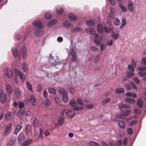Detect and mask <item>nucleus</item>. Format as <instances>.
Wrapping results in <instances>:
<instances>
[{"instance_id": "obj_1", "label": "nucleus", "mask_w": 146, "mask_h": 146, "mask_svg": "<svg viewBox=\"0 0 146 146\" xmlns=\"http://www.w3.org/2000/svg\"><path fill=\"white\" fill-rule=\"evenodd\" d=\"M58 93L62 96V101L65 103L67 102L68 100V94L66 90L64 88L60 89L58 90Z\"/></svg>"}, {"instance_id": "obj_2", "label": "nucleus", "mask_w": 146, "mask_h": 146, "mask_svg": "<svg viewBox=\"0 0 146 146\" xmlns=\"http://www.w3.org/2000/svg\"><path fill=\"white\" fill-rule=\"evenodd\" d=\"M13 130L12 124L11 123L6 125L4 128L3 134L4 135L6 136L9 134Z\"/></svg>"}, {"instance_id": "obj_3", "label": "nucleus", "mask_w": 146, "mask_h": 146, "mask_svg": "<svg viewBox=\"0 0 146 146\" xmlns=\"http://www.w3.org/2000/svg\"><path fill=\"white\" fill-rule=\"evenodd\" d=\"M71 106L74 108L73 110L76 111H79L83 109V108L82 107H78L76 105V102L74 99L72 100L70 102V103Z\"/></svg>"}, {"instance_id": "obj_4", "label": "nucleus", "mask_w": 146, "mask_h": 146, "mask_svg": "<svg viewBox=\"0 0 146 146\" xmlns=\"http://www.w3.org/2000/svg\"><path fill=\"white\" fill-rule=\"evenodd\" d=\"M16 140V137H12L7 140L6 145L7 146H13Z\"/></svg>"}, {"instance_id": "obj_5", "label": "nucleus", "mask_w": 146, "mask_h": 146, "mask_svg": "<svg viewBox=\"0 0 146 146\" xmlns=\"http://www.w3.org/2000/svg\"><path fill=\"white\" fill-rule=\"evenodd\" d=\"M14 71L16 73H18L20 78L23 82L25 80V76L23 73L17 69H15Z\"/></svg>"}, {"instance_id": "obj_6", "label": "nucleus", "mask_w": 146, "mask_h": 146, "mask_svg": "<svg viewBox=\"0 0 146 146\" xmlns=\"http://www.w3.org/2000/svg\"><path fill=\"white\" fill-rule=\"evenodd\" d=\"M33 25L36 27V28L42 29L43 27L42 24L40 21H36L33 23Z\"/></svg>"}, {"instance_id": "obj_7", "label": "nucleus", "mask_w": 146, "mask_h": 146, "mask_svg": "<svg viewBox=\"0 0 146 146\" xmlns=\"http://www.w3.org/2000/svg\"><path fill=\"white\" fill-rule=\"evenodd\" d=\"M4 72L6 77L9 78L12 77V73L9 68L5 69Z\"/></svg>"}, {"instance_id": "obj_8", "label": "nucleus", "mask_w": 146, "mask_h": 146, "mask_svg": "<svg viewBox=\"0 0 146 146\" xmlns=\"http://www.w3.org/2000/svg\"><path fill=\"white\" fill-rule=\"evenodd\" d=\"M29 102L31 104L34 106L36 104V99L33 95H31L30 97Z\"/></svg>"}, {"instance_id": "obj_9", "label": "nucleus", "mask_w": 146, "mask_h": 146, "mask_svg": "<svg viewBox=\"0 0 146 146\" xmlns=\"http://www.w3.org/2000/svg\"><path fill=\"white\" fill-rule=\"evenodd\" d=\"M131 86L134 89H136L137 88V87L135 84L133 82H131L126 85L125 89L126 90H130L131 89Z\"/></svg>"}, {"instance_id": "obj_10", "label": "nucleus", "mask_w": 146, "mask_h": 146, "mask_svg": "<svg viewBox=\"0 0 146 146\" xmlns=\"http://www.w3.org/2000/svg\"><path fill=\"white\" fill-rule=\"evenodd\" d=\"M22 127V126L20 124L17 125L15 128L13 133L14 134H17L20 130Z\"/></svg>"}, {"instance_id": "obj_11", "label": "nucleus", "mask_w": 146, "mask_h": 146, "mask_svg": "<svg viewBox=\"0 0 146 146\" xmlns=\"http://www.w3.org/2000/svg\"><path fill=\"white\" fill-rule=\"evenodd\" d=\"M20 54L22 56L25 58L27 56L26 48L25 46H23L21 49Z\"/></svg>"}, {"instance_id": "obj_12", "label": "nucleus", "mask_w": 146, "mask_h": 146, "mask_svg": "<svg viewBox=\"0 0 146 146\" xmlns=\"http://www.w3.org/2000/svg\"><path fill=\"white\" fill-rule=\"evenodd\" d=\"M25 139V136L24 134L21 133L19 134L18 136V141L19 143L21 144L23 142Z\"/></svg>"}, {"instance_id": "obj_13", "label": "nucleus", "mask_w": 146, "mask_h": 146, "mask_svg": "<svg viewBox=\"0 0 146 146\" xmlns=\"http://www.w3.org/2000/svg\"><path fill=\"white\" fill-rule=\"evenodd\" d=\"M68 18L69 20L71 21L76 20L77 17L76 15L72 13H70L68 15Z\"/></svg>"}, {"instance_id": "obj_14", "label": "nucleus", "mask_w": 146, "mask_h": 146, "mask_svg": "<svg viewBox=\"0 0 146 146\" xmlns=\"http://www.w3.org/2000/svg\"><path fill=\"white\" fill-rule=\"evenodd\" d=\"M85 30L87 33L90 35H93V33H94L95 32L94 29L93 28L88 27Z\"/></svg>"}, {"instance_id": "obj_15", "label": "nucleus", "mask_w": 146, "mask_h": 146, "mask_svg": "<svg viewBox=\"0 0 146 146\" xmlns=\"http://www.w3.org/2000/svg\"><path fill=\"white\" fill-rule=\"evenodd\" d=\"M41 29H39L38 28H35V30H36V31L34 33V35L37 36L41 35V34L42 33Z\"/></svg>"}, {"instance_id": "obj_16", "label": "nucleus", "mask_w": 146, "mask_h": 146, "mask_svg": "<svg viewBox=\"0 0 146 146\" xmlns=\"http://www.w3.org/2000/svg\"><path fill=\"white\" fill-rule=\"evenodd\" d=\"M63 26L66 27H73V24L72 23H70L68 21H65L63 23Z\"/></svg>"}, {"instance_id": "obj_17", "label": "nucleus", "mask_w": 146, "mask_h": 146, "mask_svg": "<svg viewBox=\"0 0 146 146\" xmlns=\"http://www.w3.org/2000/svg\"><path fill=\"white\" fill-rule=\"evenodd\" d=\"M6 90L7 92L9 94H11L12 92V89L11 87L9 84H7L6 87Z\"/></svg>"}, {"instance_id": "obj_18", "label": "nucleus", "mask_w": 146, "mask_h": 146, "mask_svg": "<svg viewBox=\"0 0 146 146\" xmlns=\"http://www.w3.org/2000/svg\"><path fill=\"white\" fill-rule=\"evenodd\" d=\"M11 113L9 111L7 112L5 115V117L6 120L9 121L11 117Z\"/></svg>"}, {"instance_id": "obj_19", "label": "nucleus", "mask_w": 146, "mask_h": 146, "mask_svg": "<svg viewBox=\"0 0 146 146\" xmlns=\"http://www.w3.org/2000/svg\"><path fill=\"white\" fill-rule=\"evenodd\" d=\"M38 123L39 122L38 119L36 118H35L33 119V126L35 128L38 127Z\"/></svg>"}, {"instance_id": "obj_20", "label": "nucleus", "mask_w": 146, "mask_h": 146, "mask_svg": "<svg viewBox=\"0 0 146 146\" xmlns=\"http://www.w3.org/2000/svg\"><path fill=\"white\" fill-rule=\"evenodd\" d=\"M97 30L98 32L102 33L103 32V28L102 25L99 24L97 25Z\"/></svg>"}, {"instance_id": "obj_21", "label": "nucleus", "mask_w": 146, "mask_h": 146, "mask_svg": "<svg viewBox=\"0 0 146 146\" xmlns=\"http://www.w3.org/2000/svg\"><path fill=\"white\" fill-rule=\"evenodd\" d=\"M22 68L23 71L24 72H27L28 71L27 64L24 62L22 65Z\"/></svg>"}, {"instance_id": "obj_22", "label": "nucleus", "mask_w": 146, "mask_h": 146, "mask_svg": "<svg viewBox=\"0 0 146 146\" xmlns=\"http://www.w3.org/2000/svg\"><path fill=\"white\" fill-rule=\"evenodd\" d=\"M86 23L88 26H93L95 24L94 21L92 20H88L86 21Z\"/></svg>"}, {"instance_id": "obj_23", "label": "nucleus", "mask_w": 146, "mask_h": 146, "mask_svg": "<svg viewBox=\"0 0 146 146\" xmlns=\"http://www.w3.org/2000/svg\"><path fill=\"white\" fill-rule=\"evenodd\" d=\"M125 95L127 97H131L135 98L136 97L137 95L135 93L133 94H132L131 92H128L126 93Z\"/></svg>"}, {"instance_id": "obj_24", "label": "nucleus", "mask_w": 146, "mask_h": 146, "mask_svg": "<svg viewBox=\"0 0 146 146\" xmlns=\"http://www.w3.org/2000/svg\"><path fill=\"white\" fill-rule=\"evenodd\" d=\"M72 60L75 61L77 60V58L76 57V54L74 51H72L71 53Z\"/></svg>"}, {"instance_id": "obj_25", "label": "nucleus", "mask_w": 146, "mask_h": 146, "mask_svg": "<svg viewBox=\"0 0 146 146\" xmlns=\"http://www.w3.org/2000/svg\"><path fill=\"white\" fill-rule=\"evenodd\" d=\"M118 125L121 129H123L125 128V123L123 121H120L118 123Z\"/></svg>"}, {"instance_id": "obj_26", "label": "nucleus", "mask_w": 146, "mask_h": 146, "mask_svg": "<svg viewBox=\"0 0 146 146\" xmlns=\"http://www.w3.org/2000/svg\"><path fill=\"white\" fill-rule=\"evenodd\" d=\"M56 21L55 19H52L48 23L47 25L48 27H50L55 25L56 23Z\"/></svg>"}, {"instance_id": "obj_27", "label": "nucleus", "mask_w": 146, "mask_h": 146, "mask_svg": "<svg viewBox=\"0 0 146 146\" xmlns=\"http://www.w3.org/2000/svg\"><path fill=\"white\" fill-rule=\"evenodd\" d=\"M125 100L126 102L131 104H133L135 101V100L131 98H125Z\"/></svg>"}, {"instance_id": "obj_28", "label": "nucleus", "mask_w": 146, "mask_h": 146, "mask_svg": "<svg viewBox=\"0 0 146 146\" xmlns=\"http://www.w3.org/2000/svg\"><path fill=\"white\" fill-rule=\"evenodd\" d=\"M124 89L122 88H119L116 89L115 92L116 93H122L124 92Z\"/></svg>"}, {"instance_id": "obj_29", "label": "nucleus", "mask_w": 146, "mask_h": 146, "mask_svg": "<svg viewBox=\"0 0 146 146\" xmlns=\"http://www.w3.org/2000/svg\"><path fill=\"white\" fill-rule=\"evenodd\" d=\"M32 142V139H27L25 141L24 143H23L22 146H27L30 144Z\"/></svg>"}, {"instance_id": "obj_30", "label": "nucleus", "mask_w": 146, "mask_h": 146, "mask_svg": "<svg viewBox=\"0 0 146 146\" xmlns=\"http://www.w3.org/2000/svg\"><path fill=\"white\" fill-rule=\"evenodd\" d=\"M113 21L114 25H118L120 24V21L116 18L114 19Z\"/></svg>"}, {"instance_id": "obj_31", "label": "nucleus", "mask_w": 146, "mask_h": 146, "mask_svg": "<svg viewBox=\"0 0 146 146\" xmlns=\"http://www.w3.org/2000/svg\"><path fill=\"white\" fill-rule=\"evenodd\" d=\"M143 102L141 99H138L137 102V105L140 108H142L143 106Z\"/></svg>"}, {"instance_id": "obj_32", "label": "nucleus", "mask_w": 146, "mask_h": 146, "mask_svg": "<svg viewBox=\"0 0 146 146\" xmlns=\"http://www.w3.org/2000/svg\"><path fill=\"white\" fill-rule=\"evenodd\" d=\"M126 23V19L125 18H123L121 21V25L120 27V29H122L125 26Z\"/></svg>"}, {"instance_id": "obj_33", "label": "nucleus", "mask_w": 146, "mask_h": 146, "mask_svg": "<svg viewBox=\"0 0 146 146\" xmlns=\"http://www.w3.org/2000/svg\"><path fill=\"white\" fill-rule=\"evenodd\" d=\"M76 103L77 104L81 106H83L84 104L83 101L79 98H77Z\"/></svg>"}, {"instance_id": "obj_34", "label": "nucleus", "mask_w": 146, "mask_h": 146, "mask_svg": "<svg viewBox=\"0 0 146 146\" xmlns=\"http://www.w3.org/2000/svg\"><path fill=\"white\" fill-rule=\"evenodd\" d=\"M26 84L28 90L30 91H32L33 90V87L31 84L29 82H27Z\"/></svg>"}, {"instance_id": "obj_35", "label": "nucleus", "mask_w": 146, "mask_h": 146, "mask_svg": "<svg viewBox=\"0 0 146 146\" xmlns=\"http://www.w3.org/2000/svg\"><path fill=\"white\" fill-rule=\"evenodd\" d=\"M15 94L17 98H19L21 96V93L20 91L17 89H16L15 91Z\"/></svg>"}, {"instance_id": "obj_36", "label": "nucleus", "mask_w": 146, "mask_h": 146, "mask_svg": "<svg viewBox=\"0 0 146 146\" xmlns=\"http://www.w3.org/2000/svg\"><path fill=\"white\" fill-rule=\"evenodd\" d=\"M30 130H31V127L29 125H27L26 126L25 129V132L27 135L28 134Z\"/></svg>"}, {"instance_id": "obj_37", "label": "nucleus", "mask_w": 146, "mask_h": 146, "mask_svg": "<svg viewBox=\"0 0 146 146\" xmlns=\"http://www.w3.org/2000/svg\"><path fill=\"white\" fill-rule=\"evenodd\" d=\"M112 37L114 40H117L118 38L119 35L113 32L111 33Z\"/></svg>"}, {"instance_id": "obj_38", "label": "nucleus", "mask_w": 146, "mask_h": 146, "mask_svg": "<svg viewBox=\"0 0 146 146\" xmlns=\"http://www.w3.org/2000/svg\"><path fill=\"white\" fill-rule=\"evenodd\" d=\"M110 100V98H107L105 100H103L102 102V105H104L106 103L109 102Z\"/></svg>"}, {"instance_id": "obj_39", "label": "nucleus", "mask_w": 146, "mask_h": 146, "mask_svg": "<svg viewBox=\"0 0 146 146\" xmlns=\"http://www.w3.org/2000/svg\"><path fill=\"white\" fill-rule=\"evenodd\" d=\"M81 30L80 28L76 27L71 29V31L72 33H75L76 32H78Z\"/></svg>"}, {"instance_id": "obj_40", "label": "nucleus", "mask_w": 146, "mask_h": 146, "mask_svg": "<svg viewBox=\"0 0 146 146\" xmlns=\"http://www.w3.org/2000/svg\"><path fill=\"white\" fill-rule=\"evenodd\" d=\"M106 46V44L105 43H102L100 46V49L101 51H102L104 50Z\"/></svg>"}, {"instance_id": "obj_41", "label": "nucleus", "mask_w": 146, "mask_h": 146, "mask_svg": "<svg viewBox=\"0 0 146 146\" xmlns=\"http://www.w3.org/2000/svg\"><path fill=\"white\" fill-rule=\"evenodd\" d=\"M119 8L121 9L122 12H125L127 11V9L125 6L121 5H119Z\"/></svg>"}, {"instance_id": "obj_42", "label": "nucleus", "mask_w": 146, "mask_h": 146, "mask_svg": "<svg viewBox=\"0 0 146 146\" xmlns=\"http://www.w3.org/2000/svg\"><path fill=\"white\" fill-rule=\"evenodd\" d=\"M137 69L139 71L146 70V66H139L137 67Z\"/></svg>"}, {"instance_id": "obj_43", "label": "nucleus", "mask_w": 146, "mask_h": 146, "mask_svg": "<svg viewBox=\"0 0 146 146\" xmlns=\"http://www.w3.org/2000/svg\"><path fill=\"white\" fill-rule=\"evenodd\" d=\"M13 55L15 56H17L18 55V52L17 49L15 48L12 49V50Z\"/></svg>"}, {"instance_id": "obj_44", "label": "nucleus", "mask_w": 146, "mask_h": 146, "mask_svg": "<svg viewBox=\"0 0 146 146\" xmlns=\"http://www.w3.org/2000/svg\"><path fill=\"white\" fill-rule=\"evenodd\" d=\"M64 122V119L63 117L60 118L58 120V123L61 126H62Z\"/></svg>"}, {"instance_id": "obj_45", "label": "nucleus", "mask_w": 146, "mask_h": 146, "mask_svg": "<svg viewBox=\"0 0 146 146\" xmlns=\"http://www.w3.org/2000/svg\"><path fill=\"white\" fill-rule=\"evenodd\" d=\"M104 29L105 32L107 33L110 32L112 30L111 28H108L107 27H104Z\"/></svg>"}, {"instance_id": "obj_46", "label": "nucleus", "mask_w": 146, "mask_h": 146, "mask_svg": "<svg viewBox=\"0 0 146 146\" xmlns=\"http://www.w3.org/2000/svg\"><path fill=\"white\" fill-rule=\"evenodd\" d=\"M45 17L46 19H50L51 18L52 16L49 13H47L45 14Z\"/></svg>"}, {"instance_id": "obj_47", "label": "nucleus", "mask_w": 146, "mask_h": 146, "mask_svg": "<svg viewBox=\"0 0 146 146\" xmlns=\"http://www.w3.org/2000/svg\"><path fill=\"white\" fill-rule=\"evenodd\" d=\"M94 41L95 44L97 46H99L101 43L100 41L98 39H95Z\"/></svg>"}, {"instance_id": "obj_48", "label": "nucleus", "mask_w": 146, "mask_h": 146, "mask_svg": "<svg viewBox=\"0 0 146 146\" xmlns=\"http://www.w3.org/2000/svg\"><path fill=\"white\" fill-rule=\"evenodd\" d=\"M56 12L58 15H61L63 12V9L62 8H61L60 9L57 10L56 9Z\"/></svg>"}, {"instance_id": "obj_49", "label": "nucleus", "mask_w": 146, "mask_h": 146, "mask_svg": "<svg viewBox=\"0 0 146 146\" xmlns=\"http://www.w3.org/2000/svg\"><path fill=\"white\" fill-rule=\"evenodd\" d=\"M48 90L49 92L50 93L53 94H54L56 93L55 90L53 88H48Z\"/></svg>"}, {"instance_id": "obj_50", "label": "nucleus", "mask_w": 146, "mask_h": 146, "mask_svg": "<svg viewBox=\"0 0 146 146\" xmlns=\"http://www.w3.org/2000/svg\"><path fill=\"white\" fill-rule=\"evenodd\" d=\"M138 74L141 76H143L146 75V72H144L143 71H139Z\"/></svg>"}, {"instance_id": "obj_51", "label": "nucleus", "mask_w": 146, "mask_h": 146, "mask_svg": "<svg viewBox=\"0 0 146 146\" xmlns=\"http://www.w3.org/2000/svg\"><path fill=\"white\" fill-rule=\"evenodd\" d=\"M54 100H55V102L56 103L58 104L59 105H60L61 104V103L60 102V101L58 97H55Z\"/></svg>"}, {"instance_id": "obj_52", "label": "nucleus", "mask_w": 146, "mask_h": 146, "mask_svg": "<svg viewBox=\"0 0 146 146\" xmlns=\"http://www.w3.org/2000/svg\"><path fill=\"white\" fill-rule=\"evenodd\" d=\"M45 105L46 106H49L50 104V101L47 99H46V100L44 101Z\"/></svg>"}, {"instance_id": "obj_53", "label": "nucleus", "mask_w": 146, "mask_h": 146, "mask_svg": "<svg viewBox=\"0 0 146 146\" xmlns=\"http://www.w3.org/2000/svg\"><path fill=\"white\" fill-rule=\"evenodd\" d=\"M128 10L131 12H133L134 11V8L133 6L127 7Z\"/></svg>"}, {"instance_id": "obj_54", "label": "nucleus", "mask_w": 146, "mask_h": 146, "mask_svg": "<svg viewBox=\"0 0 146 146\" xmlns=\"http://www.w3.org/2000/svg\"><path fill=\"white\" fill-rule=\"evenodd\" d=\"M115 117L117 118H120V119H123L124 117V115L123 114L117 115H116Z\"/></svg>"}, {"instance_id": "obj_55", "label": "nucleus", "mask_w": 146, "mask_h": 146, "mask_svg": "<svg viewBox=\"0 0 146 146\" xmlns=\"http://www.w3.org/2000/svg\"><path fill=\"white\" fill-rule=\"evenodd\" d=\"M133 81L136 83L138 84L140 82L139 80L136 77H134L133 78Z\"/></svg>"}, {"instance_id": "obj_56", "label": "nucleus", "mask_w": 146, "mask_h": 146, "mask_svg": "<svg viewBox=\"0 0 146 146\" xmlns=\"http://www.w3.org/2000/svg\"><path fill=\"white\" fill-rule=\"evenodd\" d=\"M141 64L143 65H146V58L143 57V58Z\"/></svg>"}, {"instance_id": "obj_57", "label": "nucleus", "mask_w": 146, "mask_h": 146, "mask_svg": "<svg viewBox=\"0 0 146 146\" xmlns=\"http://www.w3.org/2000/svg\"><path fill=\"white\" fill-rule=\"evenodd\" d=\"M128 68L129 70L131 72H133L134 71V68L131 65H129L128 66Z\"/></svg>"}, {"instance_id": "obj_58", "label": "nucleus", "mask_w": 146, "mask_h": 146, "mask_svg": "<svg viewBox=\"0 0 146 146\" xmlns=\"http://www.w3.org/2000/svg\"><path fill=\"white\" fill-rule=\"evenodd\" d=\"M131 112L130 110H127L125 111V112H124L123 113V115L124 116L125 115H129Z\"/></svg>"}, {"instance_id": "obj_59", "label": "nucleus", "mask_w": 146, "mask_h": 146, "mask_svg": "<svg viewBox=\"0 0 146 146\" xmlns=\"http://www.w3.org/2000/svg\"><path fill=\"white\" fill-rule=\"evenodd\" d=\"M127 131V132L128 134L130 135L132 134V132H133V130H132V129L131 128H128Z\"/></svg>"}, {"instance_id": "obj_60", "label": "nucleus", "mask_w": 146, "mask_h": 146, "mask_svg": "<svg viewBox=\"0 0 146 146\" xmlns=\"http://www.w3.org/2000/svg\"><path fill=\"white\" fill-rule=\"evenodd\" d=\"M100 58V56L99 55H97L95 57V58L94 59V62L95 63H97L98 62L99 58Z\"/></svg>"}, {"instance_id": "obj_61", "label": "nucleus", "mask_w": 146, "mask_h": 146, "mask_svg": "<svg viewBox=\"0 0 146 146\" xmlns=\"http://www.w3.org/2000/svg\"><path fill=\"white\" fill-rule=\"evenodd\" d=\"M91 49L93 51H98V48L95 46H92L91 48Z\"/></svg>"}, {"instance_id": "obj_62", "label": "nucleus", "mask_w": 146, "mask_h": 146, "mask_svg": "<svg viewBox=\"0 0 146 146\" xmlns=\"http://www.w3.org/2000/svg\"><path fill=\"white\" fill-rule=\"evenodd\" d=\"M137 123V121L135 120L132 121L129 123V124L130 126H132L135 124Z\"/></svg>"}, {"instance_id": "obj_63", "label": "nucleus", "mask_w": 146, "mask_h": 146, "mask_svg": "<svg viewBox=\"0 0 146 146\" xmlns=\"http://www.w3.org/2000/svg\"><path fill=\"white\" fill-rule=\"evenodd\" d=\"M134 112L137 114H139L141 113V111L139 109H136L134 110Z\"/></svg>"}, {"instance_id": "obj_64", "label": "nucleus", "mask_w": 146, "mask_h": 146, "mask_svg": "<svg viewBox=\"0 0 146 146\" xmlns=\"http://www.w3.org/2000/svg\"><path fill=\"white\" fill-rule=\"evenodd\" d=\"M133 73H131L129 72H128L127 74V76L128 77V78H129V77L133 76Z\"/></svg>"}]
</instances>
